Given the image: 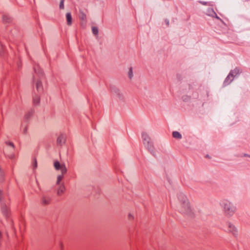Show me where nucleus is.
Returning a JSON list of instances; mask_svg holds the SVG:
<instances>
[{"mask_svg": "<svg viewBox=\"0 0 250 250\" xmlns=\"http://www.w3.org/2000/svg\"><path fill=\"white\" fill-rule=\"evenodd\" d=\"M35 74L33 76V83H35L36 88L39 94L43 91L42 81L44 80L43 73L38 65L34 66Z\"/></svg>", "mask_w": 250, "mask_h": 250, "instance_id": "nucleus-1", "label": "nucleus"}, {"mask_svg": "<svg viewBox=\"0 0 250 250\" xmlns=\"http://www.w3.org/2000/svg\"><path fill=\"white\" fill-rule=\"evenodd\" d=\"M178 198L181 202L182 208L184 210H182V213L188 214L189 215L191 214V209L188 201L187 197L182 192L178 195Z\"/></svg>", "mask_w": 250, "mask_h": 250, "instance_id": "nucleus-2", "label": "nucleus"}, {"mask_svg": "<svg viewBox=\"0 0 250 250\" xmlns=\"http://www.w3.org/2000/svg\"><path fill=\"white\" fill-rule=\"evenodd\" d=\"M0 205L1 211L6 219L10 216V210L3 197V192L0 189Z\"/></svg>", "mask_w": 250, "mask_h": 250, "instance_id": "nucleus-3", "label": "nucleus"}, {"mask_svg": "<svg viewBox=\"0 0 250 250\" xmlns=\"http://www.w3.org/2000/svg\"><path fill=\"white\" fill-rule=\"evenodd\" d=\"M220 205L224 208L226 213L229 216L232 215L236 210L235 207L228 201H223L220 203Z\"/></svg>", "mask_w": 250, "mask_h": 250, "instance_id": "nucleus-4", "label": "nucleus"}, {"mask_svg": "<svg viewBox=\"0 0 250 250\" xmlns=\"http://www.w3.org/2000/svg\"><path fill=\"white\" fill-rule=\"evenodd\" d=\"M110 89L111 93L117 96V97L120 101H123L124 100V96L122 92L120 91V90L116 86L114 85H111L110 87Z\"/></svg>", "mask_w": 250, "mask_h": 250, "instance_id": "nucleus-5", "label": "nucleus"}, {"mask_svg": "<svg viewBox=\"0 0 250 250\" xmlns=\"http://www.w3.org/2000/svg\"><path fill=\"white\" fill-rule=\"evenodd\" d=\"M144 145L150 153L156 157L155 150L156 148L154 146V142H145Z\"/></svg>", "mask_w": 250, "mask_h": 250, "instance_id": "nucleus-6", "label": "nucleus"}, {"mask_svg": "<svg viewBox=\"0 0 250 250\" xmlns=\"http://www.w3.org/2000/svg\"><path fill=\"white\" fill-rule=\"evenodd\" d=\"M54 166L56 169L61 170L62 174H64L67 172V168L64 164H61L60 162L56 161L54 163Z\"/></svg>", "mask_w": 250, "mask_h": 250, "instance_id": "nucleus-7", "label": "nucleus"}, {"mask_svg": "<svg viewBox=\"0 0 250 250\" xmlns=\"http://www.w3.org/2000/svg\"><path fill=\"white\" fill-rule=\"evenodd\" d=\"M241 73V69L236 67L234 69L231 70L229 73L231 77L234 80V79L238 78Z\"/></svg>", "mask_w": 250, "mask_h": 250, "instance_id": "nucleus-8", "label": "nucleus"}, {"mask_svg": "<svg viewBox=\"0 0 250 250\" xmlns=\"http://www.w3.org/2000/svg\"><path fill=\"white\" fill-rule=\"evenodd\" d=\"M51 199V197L47 195H43L41 197V203L43 205L49 204Z\"/></svg>", "mask_w": 250, "mask_h": 250, "instance_id": "nucleus-9", "label": "nucleus"}, {"mask_svg": "<svg viewBox=\"0 0 250 250\" xmlns=\"http://www.w3.org/2000/svg\"><path fill=\"white\" fill-rule=\"evenodd\" d=\"M57 136V141H66L68 139V136L65 132H60L59 134H56Z\"/></svg>", "mask_w": 250, "mask_h": 250, "instance_id": "nucleus-10", "label": "nucleus"}, {"mask_svg": "<svg viewBox=\"0 0 250 250\" xmlns=\"http://www.w3.org/2000/svg\"><path fill=\"white\" fill-rule=\"evenodd\" d=\"M227 226L228 227V230L235 236L237 235V229L235 227L229 222L227 223Z\"/></svg>", "mask_w": 250, "mask_h": 250, "instance_id": "nucleus-11", "label": "nucleus"}, {"mask_svg": "<svg viewBox=\"0 0 250 250\" xmlns=\"http://www.w3.org/2000/svg\"><path fill=\"white\" fill-rule=\"evenodd\" d=\"M2 21L4 24H10L12 22V18L7 14H4L2 16Z\"/></svg>", "mask_w": 250, "mask_h": 250, "instance_id": "nucleus-12", "label": "nucleus"}, {"mask_svg": "<svg viewBox=\"0 0 250 250\" xmlns=\"http://www.w3.org/2000/svg\"><path fill=\"white\" fill-rule=\"evenodd\" d=\"M34 110L33 109L29 110L27 112H26L24 115V122L27 123L28 120L31 117L32 115L33 114Z\"/></svg>", "mask_w": 250, "mask_h": 250, "instance_id": "nucleus-13", "label": "nucleus"}, {"mask_svg": "<svg viewBox=\"0 0 250 250\" xmlns=\"http://www.w3.org/2000/svg\"><path fill=\"white\" fill-rule=\"evenodd\" d=\"M233 79L231 77V76L229 75V73L224 81L223 86H226L229 85L233 81Z\"/></svg>", "mask_w": 250, "mask_h": 250, "instance_id": "nucleus-14", "label": "nucleus"}, {"mask_svg": "<svg viewBox=\"0 0 250 250\" xmlns=\"http://www.w3.org/2000/svg\"><path fill=\"white\" fill-rule=\"evenodd\" d=\"M40 102V99L39 96L34 93L33 96V103L34 105H38L39 104Z\"/></svg>", "mask_w": 250, "mask_h": 250, "instance_id": "nucleus-15", "label": "nucleus"}, {"mask_svg": "<svg viewBox=\"0 0 250 250\" xmlns=\"http://www.w3.org/2000/svg\"><path fill=\"white\" fill-rule=\"evenodd\" d=\"M21 132L23 134H25L27 131V124L25 122H22L20 128Z\"/></svg>", "mask_w": 250, "mask_h": 250, "instance_id": "nucleus-16", "label": "nucleus"}, {"mask_svg": "<svg viewBox=\"0 0 250 250\" xmlns=\"http://www.w3.org/2000/svg\"><path fill=\"white\" fill-rule=\"evenodd\" d=\"M79 12L80 19L83 21V23L84 24H85L86 21V16L85 14H84V12L82 10H80Z\"/></svg>", "mask_w": 250, "mask_h": 250, "instance_id": "nucleus-17", "label": "nucleus"}, {"mask_svg": "<svg viewBox=\"0 0 250 250\" xmlns=\"http://www.w3.org/2000/svg\"><path fill=\"white\" fill-rule=\"evenodd\" d=\"M66 19L67 24L68 25H70L72 24V16L70 12H67L66 14Z\"/></svg>", "mask_w": 250, "mask_h": 250, "instance_id": "nucleus-18", "label": "nucleus"}, {"mask_svg": "<svg viewBox=\"0 0 250 250\" xmlns=\"http://www.w3.org/2000/svg\"><path fill=\"white\" fill-rule=\"evenodd\" d=\"M172 137L175 139L180 140L182 139V135L177 131L172 132Z\"/></svg>", "mask_w": 250, "mask_h": 250, "instance_id": "nucleus-19", "label": "nucleus"}, {"mask_svg": "<svg viewBox=\"0 0 250 250\" xmlns=\"http://www.w3.org/2000/svg\"><path fill=\"white\" fill-rule=\"evenodd\" d=\"M208 12L209 13V15L212 17H215L217 19H220L212 8H209L208 9Z\"/></svg>", "mask_w": 250, "mask_h": 250, "instance_id": "nucleus-20", "label": "nucleus"}, {"mask_svg": "<svg viewBox=\"0 0 250 250\" xmlns=\"http://www.w3.org/2000/svg\"><path fill=\"white\" fill-rule=\"evenodd\" d=\"M64 188H65L63 184L60 185L57 190V194L59 196L61 195L63 193Z\"/></svg>", "mask_w": 250, "mask_h": 250, "instance_id": "nucleus-21", "label": "nucleus"}, {"mask_svg": "<svg viewBox=\"0 0 250 250\" xmlns=\"http://www.w3.org/2000/svg\"><path fill=\"white\" fill-rule=\"evenodd\" d=\"M142 138L143 140V141H147V140L150 139V138L148 134L146 132H142Z\"/></svg>", "mask_w": 250, "mask_h": 250, "instance_id": "nucleus-22", "label": "nucleus"}, {"mask_svg": "<svg viewBox=\"0 0 250 250\" xmlns=\"http://www.w3.org/2000/svg\"><path fill=\"white\" fill-rule=\"evenodd\" d=\"M92 32L94 35H97L99 33V29L96 26H93L92 27Z\"/></svg>", "mask_w": 250, "mask_h": 250, "instance_id": "nucleus-23", "label": "nucleus"}, {"mask_svg": "<svg viewBox=\"0 0 250 250\" xmlns=\"http://www.w3.org/2000/svg\"><path fill=\"white\" fill-rule=\"evenodd\" d=\"M133 76V69L132 67H130L128 72V77L130 79H131Z\"/></svg>", "mask_w": 250, "mask_h": 250, "instance_id": "nucleus-24", "label": "nucleus"}, {"mask_svg": "<svg viewBox=\"0 0 250 250\" xmlns=\"http://www.w3.org/2000/svg\"><path fill=\"white\" fill-rule=\"evenodd\" d=\"M8 158L12 162H14L16 159V156L14 153H11L8 156Z\"/></svg>", "mask_w": 250, "mask_h": 250, "instance_id": "nucleus-25", "label": "nucleus"}, {"mask_svg": "<svg viewBox=\"0 0 250 250\" xmlns=\"http://www.w3.org/2000/svg\"><path fill=\"white\" fill-rule=\"evenodd\" d=\"M63 174H62V175H59L57 177V182H56V184L57 185H60V182L61 181V180L63 179Z\"/></svg>", "mask_w": 250, "mask_h": 250, "instance_id": "nucleus-26", "label": "nucleus"}, {"mask_svg": "<svg viewBox=\"0 0 250 250\" xmlns=\"http://www.w3.org/2000/svg\"><path fill=\"white\" fill-rule=\"evenodd\" d=\"M37 166H38V164H37V160L35 158H33V161H32V167H33V169L36 168Z\"/></svg>", "mask_w": 250, "mask_h": 250, "instance_id": "nucleus-27", "label": "nucleus"}, {"mask_svg": "<svg viewBox=\"0 0 250 250\" xmlns=\"http://www.w3.org/2000/svg\"><path fill=\"white\" fill-rule=\"evenodd\" d=\"M4 179V172L1 168L0 167V182L3 181Z\"/></svg>", "mask_w": 250, "mask_h": 250, "instance_id": "nucleus-28", "label": "nucleus"}, {"mask_svg": "<svg viewBox=\"0 0 250 250\" xmlns=\"http://www.w3.org/2000/svg\"><path fill=\"white\" fill-rule=\"evenodd\" d=\"M65 0H61L60 2L59 7L61 9H64V1Z\"/></svg>", "mask_w": 250, "mask_h": 250, "instance_id": "nucleus-29", "label": "nucleus"}, {"mask_svg": "<svg viewBox=\"0 0 250 250\" xmlns=\"http://www.w3.org/2000/svg\"><path fill=\"white\" fill-rule=\"evenodd\" d=\"M6 145L7 146L12 147L13 149L15 148V146L12 142L8 141V142H6Z\"/></svg>", "mask_w": 250, "mask_h": 250, "instance_id": "nucleus-30", "label": "nucleus"}, {"mask_svg": "<svg viewBox=\"0 0 250 250\" xmlns=\"http://www.w3.org/2000/svg\"><path fill=\"white\" fill-rule=\"evenodd\" d=\"M4 54V48L2 45L0 43V56H2Z\"/></svg>", "mask_w": 250, "mask_h": 250, "instance_id": "nucleus-31", "label": "nucleus"}, {"mask_svg": "<svg viewBox=\"0 0 250 250\" xmlns=\"http://www.w3.org/2000/svg\"><path fill=\"white\" fill-rule=\"evenodd\" d=\"M198 2L204 5H210V2H206V1L199 0V1H198Z\"/></svg>", "mask_w": 250, "mask_h": 250, "instance_id": "nucleus-32", "label": "nucleus"}, {"mask_svg": "<svg viewBox=\"0 0 250 250\" xmlns=\"http://www.w3.org/2000/svg\"><path fill=\"white\" fill-rule=\"evenodd\" d=\"M165 23H166L167 26H168V25H169V22L168 20H167V19H166V20H165Z\"/></svg>", "mask_w": 250, "mask_h": 250, "instance_id": "nucleus-33", "label": "nucleus"}, {"mask_svg": "<svg viewBox=\"0 0 250 250\" xmlns=\"http://www.w3.org/2000/svg\"><path fill=\"white\" fill-rule=\"evenodd\" d=\"M243 156H244V157H248L250 158V155L248 154H246V153H244L243 154Z\"/></svg>", "mask_w": 250, "mask_h": 250, "instance_id": "nucleus-34", "label": "nucleus"}, {"mask_svg": "<svg viewBox=\"0 0 250 250\" xmlns=\"http://www.w3.org/2000/svg\"><path fill=\"white\" fill-rule=\"evenodd\" d=\"M205 157H206V158H208V159H210V158H211L210 156L209 155H208V154H207V155L205 156Z\"/></svg>", "mask_w": 250, "mask_h": 250, "instance_id": "nucleus-35", "label": "nucleus"}, {"mask_svg": "<svg viewBox=\"0 0 250 250\" xmlns=\"http://www.w3.org/2000/svg\"><path fill=\"white\" fill-rule=\"evenodd\" d=\"M183 100H184V101H187V100H188L189 98H188V97H187L186 98H184V97H183Z\"/></svg>", "mask_w": 250, "mask_h": 250, "instance_id": "nucleus-36", "label": "nucleus"}, {"mask_svg": "<svg viewBox=\"0 0 250 250\" xmlns=\"http://www.w3.org/2000/svg\"><path fill=\"white\" fill-rule=\"evenodd\" d=\"M58 145H62V143H65V142H62V141H60V142H58Z\"/></svg>", "mask_w": 250, "mask_h": 250, "instance_id": "nucleus-37", "label": "nucleus"}, {"mask_svg": "<svg viewBox=\"0 0 250 250\" xmlns=\"http://www.w3.org/2000/svg\"><path fill=\"white\" fill-rule=\"evenodd\" d=\"M128 217H129V219H131V218H133V217H132V215H131V214H129L128 215Z\"/></svg>", "mask_w": 250, "mask_h": 250, "instance_id": "nucleus-38", "label": "nucleus"}, {"mask_svg": "<svg viewBox=\"0 0 250 250\" xmlns=\"http://www.w3.org/2000/svg\"><path fill=\"white\" fill-rule=\"evenodd\" d=\"M18 67H20V64H18Z\"/></svg>", "mask_w": 250, "mask_h": 250, "instance_id": "nucleus-39", "label": "nucleus"}, {"mask_svg": "<svg viewBox=\"0 0 250 250\" xmlns=\"http://www.w3.org/2000/svg\"><path fill=\"white\" fill-rule=\"evenodd\" d=\"M11 34H12V35H14V34H13L12 32H11Z\"/></svg>", "mask_w": 250, "mask_h": 250, "instance_id": "nucleus-40", "label": "nucleus"}]
</instances>
